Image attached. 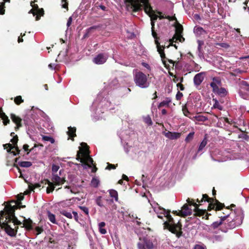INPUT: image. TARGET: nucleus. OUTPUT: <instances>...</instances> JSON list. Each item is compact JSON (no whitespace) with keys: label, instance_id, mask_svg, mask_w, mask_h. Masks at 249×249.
I'll list each match as a JSON object with an SVG mask.
<instances>
[{"label":"nucleus","instance_id":"49530a36","mask_svg":"<svg viewBox=\"0 0 249 249\" xmlns=\"http://www.w3.org/2000/svg\"><path fill=\"white\" fill-rule=\"evenodd\" d=\"M79 209L82 211L87 216H89V209L85 207V206H79Z\"/></svg>","mask_w":249,"mask_h":249},{"label":"nucleus","instance_id":"338daca9","mask_svg":"<svg viewBox=\"0 0 249 249\" xmlns=\"http://www.w3.org/2000/svg\"><path fill=\"white\" fill-rule=\"evenodd\" d=\"M25 34H24L23 35H22V34H21V37H20L19 36L18 38V43H20V42H22L23 41V40L22 39V36H25Z\"/></svg>","mask_w":249,"mask_h":249},{"label":"nucleus","instance_id":"864d4df0","mask_svg":"<svg viewBox=\"0 0 249 249\" xmlns=\"http://www.w3.org/2000/svg\"><path fill=\"white\" fill-rule=\"evenodd\" d=\"M35 231L36 232V234L38 235L41 233L43 231V229L42 227H36L35 228Z\"/></svg>","mask_w":249,"mask_h":249},{"label":"nucleus","instance_id":"13d9d810","mask_svg":"<svg viewBox=\"0 0 249 249\" xmlns=\"http://www.w3.org/2000/svg\"><path fill=\"white\" fill-rule=\"evenodd\" d=\"M17 197H18V201H19L18 205L20 204L21 203L20 201L24 199V196L22 195H18V196Z\"/></svg>","mask_w":249,"mask_h":249},{"label":"nucleus","instance_id":"ea45409f","mask_svg":"<svg viewBox=\"0 0 249 249\" xmlns=\"http://www.w3.org/2000/svg\"><path fill=\"white\" fill-rule=\"evenodd\" d=\"M194 249H207V248L204 244L199 243L194 246Z\"/></svg>","mask_w":249,"mask_h":249},{"label":"nucleus","instance_id":"4be33fe9","mask_svg":"<svg viewBox=\"0 0 249 249\" xmlns=\"http://www.w3.org/2000/svg\"><path fill=\"white\" fill-rule=\"evenodd\" d=\"M33 222L30 219H24V223H23V226L22 227H25L27 230L30 231L33 229Z\"/></svg>","mask_w":249,"mask_h":249},{"label":"nucleus","instance_id":"c756f323","mask_svg":"<svg viewBox=\"0 0 249 249\" xmlns=\"http://www.w3.org/2000/svg\"><path fill=\"white\" fill-rule=\"evenodd\" d=\"M207 143V139L206 136H205L203 140L200 143L198 149V152H200L202 150V149L205 147Z\"/></svg>","mask_w":249,"mask_h":249},{"label":"nucleus","instance_id":"473e14b6","mask_svg":"<svg viewBox=\"0 0 249 249\" xmlns=\"http://www.w3.org/2000/svg\"><path fill=\"white\" fill-rule=\"evenodd\" d=\"M18 165L22 167H30L32 166V163L30 161H21L18 162Z\"/></svg>","mask_w":249,"mask_h":249},{"label":"nucleus","instance_id":"a878e982","mask_svg":"<svg viewBox=\"0 0 249 249\" xmlns=\"http://www.w3.org/2000/svg\"><path fill=\"white\" fill-rule=\"evenodd\" d=\"M213 92L221 96H225L227 93L226 89L224 88H222L221 86L217 89L216 90H214Z\"/></svg>","mask_w":249,"mask_h":249},{"label":"nucleus","instance_id":"bb28decb","mask_svg":"<svg viewBox=\"0 0 249 249\" xmlns=\"http://www.w3.org/2000/svg\"><path fill=\"white\" fill-rule=\"evenodd\" d=\"M171 102V99H170L169 98H166L160 103L158 107L159 108H161L162 107H168Z\"/></svg>","mask_w":249,"mask_h":249},{"label":"nucleus","instance_id":"774afa93","mask_svg":"<svg viewBox=\"0 0 249 249\" xmlns=\"http://www.w3.org/2000/svg\"><path fill=\"white\" fill-rule=\"evenodd\" d=\"M106 225V223L104 222H101L99 223V228H103Z\"/></svg>","mask_w":249,"mask_h":249},{"label":"nucleus","instance_id":"393cba45","mask_svg":"<svg viewBox=\"0 0 249 249\" xmlns=\"http://www.w3.org/2000/svg\"><path fill=\"white\" fill-rule=\"evenodd\" d=\"M5 218L9 222L13 223L15 225H21L22 224V223L17 219L15 215V217H11V218L8 217H5Z\"/></svg>","mask_w":249,"mask_h":249},{"label":"nucleus","instance_id":"a19ab883","mask_svg":"<svg viewBox=\"0 0 249 249\" xmlns=\"http://www.w3.org/2000/svg\"><path fill=\"white\" fill-rule=\"evenodd\" d=\"M143 121L148 125H150L152 124L151 119L149 115L143 117Z\"/></svg>","mask_w":249,"mask_h":249},{"label":"nucleus","instance_id":"f8f14e48","mask_svg":"<svg viewBox=\"0 0 249 249\" xmlns=\"http://www.w3.org/2000/svg\"><path fill=\"white\" fill-rule=\"evenodd\" d=\"M107 59V55L105 53H99L93 59V62L98 65L105 63Z\"/></svg>","mask_w":249,"mask_h":249},{"label":"nucleus","instance_id":"bf43d9fd","mask_svg":"<svg viewBox=\"0 0 249 249\" xmlns=\"http://www.w3.org/2000/svg\"><path fill=\"white\" fill-rule=\"evenodd\" d=\"M233 71L235 74H240L244 72L243 71H242L239 69H235Z\"/></svg>","mask_w":249,"mask_h":249},{"label":"nucleus","instance_id":"a18cd8bd","mask_svg":"<svg viewBox=\"0 0 249 249\" xmlns=\"http://www.w3.org/2000/svg\"><path fill=\"white\" fill-rule=\"evenodd\" d=\"M3 147L4 149H7V152H11V150H12V147H13V145L10 143L3 144Z\"/></svg>","mask_w":249,"mask_h":249},{"label":"nucleus","instance_id":"20e7f679","mask_svg":"<svg viewBox=\"0 0 249 249\" xmlns=\"http://www.w3.org/2000/svg\"><path fill=\"white\" fill-rule=\"evenodd\" d=\"M81 145L84 147H79L80 149L77 151L76 159L79 160L82 164L87 165L89 168L91 167L93 164V160L89 156V147L86 143H81Z\"/></svg>","mask_w":249,"mask_h":249},{"label":"nucleus","instance_id":"58836bf2","mask_svg":"<svg viewBox=\"0 0 249 249\" xmlns=\"http://www.w3.org/2000/svg\"><path fill=\"white\" fill-rule=\"evenodd\" d=\"M213 101H214V103L213 105V108H218L219 110H222L223 109L222 107L220 105L219 102L217 100L213 99Z\"/></svg>","mask_w":249,"mask_h":249},{"label":"nucleus","instance_id":"9d476101","mask_svg":"<svg viewBox=\"0 0 249 249\" xmlns=\"http://www.w3.org/2000/svg\"><path fill=\"white\" fill-rule=\"evenodd\" d=\"M157 51L158 52L160 55L161 60L162 63L164 64L165 67L167 66L166 62H169L170 63L174 64V61L172 60L168 59L165 56L164 52V47L161 46L160 45L158 41L157 40Z\"/></svg>","mask_w":249,"mask_h":249},{"label":"nucleus","instance_id":"680f3d73","mask_svg":"<svg viewBox=\"0 0 249 249\" xmlns=\"http://www.w3.org/2000/svg\"><path fill=\"white\" fill-rule=\"evenodd\" d=\"M72 213L73 214L74 218V219L75 220V221H78V216L77 213L76 212L73 211L72 212Z\"/></svg>","mask_w":249,"mask_h":249},{"label":"nucleus","instance_id":"9b49d317","mask_svg":"<svg viewBox=\"0 0 249 249\" xmlns=\"http://www.w3.org/2000/svg\"><path fill=\"white\" fill-rule=\"evenodd\" d=\"M9 223H10L6 218L4 219V221L2 223L3 224V228H4L5 232L10 236L13 237L16 236L17 232V229H18V227L15 228L16 229L15 230L11 227V226L9 225Z\"/></svg>","mask_w":249,"mask_h":249},{"label":"nucleus","instance_id":"de8ad7c7","mask_svg":"<svg viewBox=\"0 0 249 249\" xmlns=\"http://www.w3.org/2000/svg\"><path fill=\"white\" fill-rule=\"evenodd\" d=\"M194 134H195L194 132H190L186 137V138L185 139V141L186 142H189L190 141H191L194 137Z\"/></svg>","mask_w":249,"mask_h":249},{"label":"nucleus","instance_id":"4c0bfd02","mask_svg":"<svg viewBox=\"0 0 249 249\" xmlns=\"http://www.w3.org/2000/svg\"><path fill=\"white\" fill-rule=\"evenodd\" d=\"M42 140L45 141L50 142L52 143H53L55 142L54 139L53 138L48 136H43Z\"/></svg>","mask_w":249,"mask_h":249},{"label":"nucleus","instance_id":"72a5a7b5","mask_svg":"<svg viewBox=\"0 0 249 249\" xmlns=\"http://www.w3.org/2000/svg\"><path fill=\"white\" fill-rule=\"evenodd\" d=\"M182 112L185 116L188 117L190 119H192V117H191V116H190L189 115L190 114V113L188 110L187 105H185V106H183Z\"/></svg>","mask_w":249,"mask_h":249},{"label":"nucleus","instance_id":"c85d7f7f","mask_svg":"<svg viewBox=\"0 0 249 249\" xmlns=\"http://www.w3.org/2000/svg\"><path fill=\"white\" fill-rule=\"evenodd\" d=\"M109 195L111 197L114 198L116 202L118 201V192L116 190L113 189L109 190Z\"/></svg>","mask_w":249,"mask_h":249},{"label":"nucleus","instance_id":"412c9836","mask_svg":"<svg viewBox=\"0 0 249 249\" xmlns=\"http://www.w3.org/2000/svg\"><path fill=\"white\" fill-rule=\"evenodd\" d=\"M194 32L196 36H200L207 34L206 31L199 26H195L194 29Z\"/></svg>","mask_w":249,"mask_h":249},{"label":"nucleus","instance_id":"2eb2a0df","mask_svg":"<svg viewBox=\"0 0 249 249\" xmlns=\"http://www.w3.org/2000/svg\"><path fill=\"white\" fill-rule=\"evenodd\" d=\"M52 181L55 185H60L64 184L66 180L64 178H60L58 175L53 174Z\"/></svg>","mask_w":249,"mask_h":249},{"label":"nucleus","instance_id":"6e6d98bb","mask_svg":"<svg viewBox=\"0 0 249 249\" xmlns=\"http://www.w3.org/2000/svg\"><path fill=\"white\" fill-rule=\"evenodd\" d=\"M12 149H15V151L17 152L16 154H18V155H19L21 154L20 153L21 150L19 149L18 145H13V147H12Z\"/></svg>","mask_w":249,"mask_h":249},{"label":"nucleus","instance_id":"e2e57ef3","mask_svg":"<svg viewBox=\"0 0 249 249\" xmlns=\"http://www.w3.org/2000/svg\"><path fill=\"white\" fill-rule=\"evenodd\" d=\"M5 218V216H3V217L1 216L0 217V226L1 227V228H3V224L2 223L4 221V218Z\"/></svg>","mask_w":249,"mask_h":249},{"label":"nucleus","instance_id":"b1692460","mask_svg":"<svg viewBox=\"0 0 249 249\" xmlns=\"http://www.w3.org/2000/svg\"><path fill=\"white\" fill-rule=\"evenodd\" d=\"M203 200L207 201V202L210 203L209 206V208H210V209H212L214 208V206L212 204V202L213 201V200L212 198H209L208 195H207L206 194L203 195V197L201 201H202Z\"/></svg>","mask_w":249,"mask_h":249},{"label":"nucleus","instance_id":"1a4fd4ad","mask_svg":"<svg viewBox=\"0 0 249 249\" xmlns=\"http://www.w3.org/2000/svg\"><path fill=\"white\" fill-rule=\"evenodd\" d=\"M31 5L32 7V9L29 11V13H32L34 16H36V19L38 20L40 19L41 16L44 15V10L43 8H39L37 4H35L33 1L31 2Z\"/></svg>","mask_w":249,"mask_h":249},{"label":"nucleus","instance_id":"0e129e2a","mask_svg":"<svg viewBox=\"0 0 249 249\" xmlns=\"http://www.w3.org/2000/svg\"><path fill=\"white\" fill-rule=\"evenodd\" d=\"M182 96V93L178 91L176 95V98L178 100H179L181 98Z\"/></svg>","mask_w":249,"mask_h":249},{"label":"nucleus","instance_id":"dca6fc26","mask_svg":"<svg viewBox=\"0 0 249 249\" xmlns=\"http://www.w3.org/2000/svg\"><path fill=\"white\" fill-rule=\"evenodd\" d=\"M210 86L213 88V92L216 90L217 89L221 86V79L219 77H213Z\"/></svg>","mask_w":249,"mask_h":249},{"label":"nucleus","instance_id":"7c9ffc66","mask_svg":"<svg viewBox=\"0 0 249 249\" xmlns=\"http://www.w3.org/2000/svg\"><path fill=\"white\" fill-rule=\"evenodd\" d=\"M99 183V180L96 178L93 177L91 181L90 185L93 187L97 188L98 187Z\"/></svg>","mask_w":249,"mask_h":249},{"label":"nucleus","instance_id":"8fccbe9b","mask_svg":"<svg viewBox=\"0 0 249 249\" xmlns=\"http://www.w3.org/2000/svg\"><path fill=\"white\" fill-rule=\"evenodd\" d=\"M29 146L27 144H25L23 146V149L25 151L27 152V155H29V154L33 150V148L31 149H29Z\"/></svg>","mask_w":249,"mask_h":249},{"label":"nucleus","instance_id":"09e8293b","mask_svg":"<svg viewBox=\"0 0 249 249\" xmlns=\"http://www.w3.org/2000/svg\"><path fill=\"white\" fill-rule=\"evenodd\" d=\"M95 5L97 9H101L104 11H107V7L102 4H99L98 2L96 3Z\"/></svg>","mask_w":249,"mask_h":249},{"label":"nucleus","instance_id":"5701e85b","mask_svg":"<svg viewBox=\"0 0 249 249\" xmlns=\"http://www.w3.org/2000/svg\"><path fill=\"white\" fill-rule=\"evenodd\" d=\"M47 215L48 218V219L49 221L52 222L53 224H58V222H57L56 218H55V215L52 213L50 211H47Z\"/></svg>","mask_w":249,"mask_h":249},{"label":"nucleus","instance_id":"ddd939ff","mask_svg":"<svg viewBox=\"0 0 249 249\" xmlns=\"http://www.w3.org/2000/svg\"><path fill=\"white\" fill-rule=\"evenodd\" d=\"M10 118L12 121L16 124L15 127V130L18 131V130L22 126V119L13 113L10 114Z\"/></svg>","mask_w":249,"mask_h":249},{"label":"nucleus","instance_id":"f03ea898","mask_svg":"<svg viewBox=\"0 0 249 249\" xmlns=\"http://www.w3.org/2000/svg\"><path fill=\"white\" fill-rule=\"evenodd\" d=\"M157 216L164 221V229H168L172 233H178V230L181 228L180 225L179 223H174L169 211L159 206L158 209H157Z\"/></svg>","mask_w":249,"mask_h":249},{"label":"nucleus","instance_id":"3c124183","mask_svg":"<svg viewBox=\"0 0 249 249\" xmlns=\"http://www.w3.org/2000/svg\"><path fill=\"white\" fill-rule=\"evenodd\" d=\"M96 203L100 207H103L104 206L102 201V197L100 196L96 198Z\"/></svg>","mask_w":249,"mask_h":249},{"label":"nucleus","instance_id":"69168bd1","mask_svg":"<svg viewBox=\"0 0 249 249\" xmlns=\"http://www.w3.org/2000/svg\"><path fill=\"white\" fill-rule=\"evenodd\" d=\"M142 65L143 67H145V68H147V69H148V70H149V69H150V66H149V65L147 63H145V62H142Z\"/></svg>","mask_w":249,"mask_h":249},{"label":"nucleus","instance_id":"f257e3e1","mask_svg":"<svg viewBox=\"0 0 249 249\" xmlns=\"http://www.w3.org/2000/svg\"><path fill=\"white\" fill-rule=\"evenodd\" d=\"M149 0H127L130 3L133 11L138 12L144 9V12L147 14L151 19L152 35L154 38L156 43V32L154 30L155 20H156V11L153 10L150 4Z\"/></svg>","mask_w":249,"mask_h":249},{"label":"nucleus","instance_id":"5fc2aeb1","mask_svg":"<svg viewBox=\"0 0 249 249\" xmlns=\"http://www.w3.org/2000/svg\"><path fill=\"white\" fill-rule=\"evenodd\" d=\"M59 169V166L57 165H55V164H53V166H52V172H53V174H54L55 173H56L58 169Z\"/></svg>","mask_w":249,"mask_h":249},{"label":"nucleus","instance_id":"e433bc0d","mask_svg":"<svg viewBox=\"0 0 249 249\" xmlns=\"http://www.w3.org/2000/svg\"><path fill=\"white\" fill-rule=\"evenodd\" d=\"M60 213L68 218L71 219L72 218L71 213L68 212L66 210H63L61 211Z\"/></svg>","mask_w":249,"mask_h":249},{"label":"nucleus","instance_id":"7ed1b4c3","mask_svg":"<svg viewBox=\"0 0 249 249\" xmlns=\"http://www.w3.org/2000/svg\"><path fill=\"white\" fill-rule=\"evenodd\" d=\"M158 18H159L160 19L167 18L170 20H176L177 22V25H176V33L172 38L170 39L169 42L170 45L174 46L176 49H177V46L176 44L173 45V43L176 42L178 40L181 42L184 41V38L182 36V33L183 32L182 26L178 22L177 19L175 16L171 17L169 16H166L160 12L157 11V19Z\"/></svg>","mask_w":249,"mask_h":249},{"label":"nucleus","instance_id":"a211bd4d","mask_svg":"<svg viewBox=\"0 0 249 249\" xmlns=\"http://www.w3.org/2000/svg\"><path fill=\"white\" fill-rule=\"evenodd\" d=\"M164 134L166 138L171 140L177 139L179 138L181 136V134L180 133L176 132H164Z\"/></svg>","mask_w":249,"mask_h":249},{"label":"nucleus","instance_id":"6e6552de","mask_svg":"<svg viewBox=\"0 0 249 249\" xmlns=\"http://www.w3.org/2000/svg\"><path fill=\"white\" fill-rule=\"evenodd\" d=\"M134 80L137 85L142 88L145 87L147 77L142 72L138 71L136 73Z\"/></svg>","mask_w":249,"mask_h":249},{"label":"nucleus","instance_id":"aec40b11","mask_svg":"<svg viewBox=\"0 0 249 249\" xmlns=\"http://www.w3.org/2000/svg\"><path fill=\"white\" fill-rule=\"evenodd\" d=\"M68 131L67 134L68 135L70 138L72 140L74 141V138L76 136V128L75 127H68Z\"/></svg>","mask_w":249,"mask_h":249},{"label":"nucleus","instance_id":"c03bdc74","mask_svg":"<svg viewBox=\"0 0 249 249\" xmlns=\"http://www.w3.org/2000/svg\"><path fill=\"white\" fill-rule=\"evenodd\" d=\"M5 13V2H0V15Z\"/></svg>","mask_w":249,"mask_h":249},{"label":"nucleus","instance_id":"cd10ccee","mask_svg":"<svg viewBox=\"0 0 249 249\" xmlns=\"http://www.w3.org/2000/svg\"><path fill=\"white\" fill-rule=\"evenodd\" d=\"M191 119L197 122H205L207 118L203 115H197L192 117Z\"/></svg>","mask_w":249,"mask_h":249},{"label":"nucleus","instance_id":"2f4dec72","mask_svg":"<svg viewBox=\"0 0 249 249\" xmlns=\"http://www.w3.org/2000/svg\"><path fill=\"white\" fill-rule=\"evenodd\" d=\"M1 117L0 118L1 120H2L3 124L4 125H7L10 122V120L9 119L8 116L5 114V113L2 114Z\"/></svg>","mask_w":249,"mask_h":249},{"label":"nucleus","instance_id":"37998d69","mask_svg":"<svg viewBox=\"0 0 249 249\" xmlns=\"http://www.w3.org/2000/svg\"><path fill=\"white\" fill-rule=\"evenodd\" d=\"M18 136L17 135H15V136H14L13 138L11 140L10 142L13 143V145H18Z\"/></svg>","mask_w":249,"mask_h":249},{"label":"nucleus","instance_id":"052dcab7","mask_svg":"<svg viewBox=\"0 0 249 249\" xmlns=\"http://www.w3.org/2000/svg\"><path fill=\"white\" fill-rule=\"evenodd\" d=\"M100 232L102 234H105L107 233V231L105 229L103 228H99Z\"/></svg>","mask_w":249,"mask_h":249},{"label":"nucleus","instance_id":"603ef678","mask_svg":"<svg viewBox=\"0 0 249 249\" xmlns=\"http://www.w3.org/2000/svg\"><path fill=\"white\" fill-rule=\"evenodd\" d=\"M117 166H118L117 164L116 165H114V164H112L109 163H107V166L106 168V169H107V170L115 169H116V168Z\"/></svg>","mask_w":249,"mask_h":249},{"label":"nucleus","instance_id":"39448f33","mask_svg":"<svg viewBox=\"0 0 249 249\" xmlns=\"http://www.w3.org/2000/svg\"><path fill=\"white\" fill-rule=\"evenodd\" d=\"M187 204H185L182 207L181 211L178 212L177 211L175 213L177 215H181L182 216H186L190 215L192 213V210L189 208V206L193 205L195 207L194 211L195 212V215L197 216H201L204 214L205 211L200 210L198 208V204L196 203L193 202L189 198L187 199Z\"/></svg>","mask_w":249,"mask_h":249},{"label":"nucleus","instance_id":"c9c22d12","mask_svg":"<svg viewBox=\"0 0 249 249\" xmlns=\"http://www.w3.org/2000/svg\"><path fill=\"white\" fill-rule=\"evenodd\" d=\"M40 186H41L40 184V183H35L34 184H33L32 183H30L28 185L29 189L31 191H34V190L35 188H37L40 187Z\"/></svg>","mask_w":249,"mask_h":249},{"label":"nucleus","instance_id":"423d86ee","mask_svg":"<svg viewBox=\"0 0 249 249\" xmlns=\"http://www.w3.org/2000/svg\"><path fill=\"white\" fill-rule=\"evenodd\" d=\"M18 209V206L14 205L12 206L11 204L6 205L3 211L0 212V217L5 216V217H15V212Z\"/></svg>","mask_w":249,"mask_h":249},{"label":"nucleus","instance_id":"6ab92c4d","mask_svg":"<svg viewBox=\"0 0 249 249\" xmlns=\"http://www.w3.org/2000/svg\"><path fill=\"white\" fill-rule=\"evenodd\" d=\"M42 183H45V184H48V187L47 188L46 192L47 194L52 193L54 190V184L53 182H51L48 179H44L41 181Z\"/></svg>","mask_w":249,"mask_h":249},{"label":"nucleus","instance_id":"4468645a","mask_svg":"<svg viewBox=\"0 0 249 249\" xmlns=\"http://www.w3.org/2000/svg\"><path fill=\"white\" fill-rule=\"evenodd\" d=\"M206 75L205 72H201L196 74L194 78V83L195 85H200L204 80V77Z\"/></svg>","mask_w":249,"mask_h":249},{"label":"nucleus","instance_id":"f704fd0d","mask_svg":"<svg viewBox=\"0 0 249 249\" xmlns=\"http://www.w3.org/2000/svg\"><path fill=\"white\" fill-rule=\"evenodd\" d=\"M23 102L24 100L22 99V97L20 95L17 96L14 99V102L17 105H19Z\"/></svg>","mask_w":249,"mask_h":249},{"label":"nucleus","instance_id":"0eeeda50","mask_svg":"<svg viewBox=\"0 0 249 249\" xmlns=\"http://www.w3.org/2000/svg\"><path fill=\"white\" fill-rule=\"evenodd\" d=\"M139 249H151L153 248V243L145 237H140L137 244Z\"/></svg>","mask_w":249,"mask_h":249},{"label":"nucleus","instance_id":"79ce46f5","mask_svg":"<svg viewBox=\"0 0 249 249\" xmlns=\"http://www.w3.org/2000/svg\"><path fill=\"white\" fill-rule=\"evenodd\" d=\"M61 6L63 8H64L67 11L69 10L68 5L69 3L67 1V0H61Z\"/></svg>","mask_w":249,"mask_h":249},{"label":"nucleus","instance_id":"4d7b16f0","mask_svg":"<svg viewBox=\"0 0 249 249\" xmlns=\"http://www.w3.org/2000/svg\"><path fill=\"white\" fill-rule=\"evenodd\" d=\"M72 21V18L71 17H70L68 18V20L67 23V26L68 28H69L71 26V24Z\"/></svg>","mask_w":249,"mask_h":249},{"label":"nucleus","instance_id":"f3484780","mask_svg":"<svg viewBox=\"0 0 249 249\" xmlns=\"http://www.w3.org/2000/svg\"><path fill=\"white\" fill-rule=\"evenodd\" d=\"M101 25H94L88 28L86 30V32L82 37V39L89 37L90 35L93 33L95 30L101 28Z\"/></svg>","mask_w":249,"mask_h":249}]
</instances>
